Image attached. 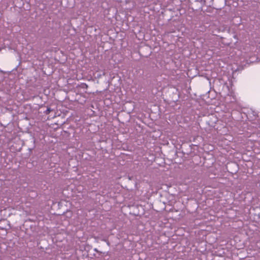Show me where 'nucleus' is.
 Returning <instances> with one entry per match:
<instances>
[{
  "mask_svg": "<svg viewBox=\"0 0 260 260\" xmlns=\"http://www.w3.org/2000/svg\"><path fill=\"white\" fill-rule=\"evenodd\" d=\"M47 111H49V112H50V110L49 109H47Z\"/></svg>",
  "mask_w": 260,
  "mask_h": 260,
  "instance_id": "nucleus-2",
  "label": "nucleus"
},
{
  "mask_svg": "<svg viewBox=\"0 0 260 260\" xmlns=\"http://www.w3.org/2000/svg\"><path fill=\"white\" fill-rule=\"evenodd\" d=\"M251 112L253 116L250 115L251 114L249 113V112H247V113L246 114V117L247 119H249L250 120H252L253 119V118H255L256 117V114L254 111H251Z\"/></svg>",
  "mask_w": 260,
  "mask_h": 260,
  "instance_id": "nucleus-1",
  "label": "nucleus"
}]
</instances>
